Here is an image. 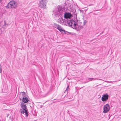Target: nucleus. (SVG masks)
<instances>
[{
  "label": "nucleus",
  "instance_id": "6",
  "mask_svg": "<svg viewBox=\"0 0 121 121\" xmlns=\"http://www.w3.org/2000/svg\"><path fill=\"white\" fill-rule=\"evenodd\" d=\"M109 97L108 95L107 94H105L103 95L101 98L102 101H107Z\"/></svg>",
  "mask_w": 121,
  "mask_h": 121
},
{
  "label": "nucleus",
  "instance_id": "1",
  "mask_svg": "<svg viewBox=\"0 0 121 121\" xmlns=\"http://www.w3.org/2000/svg\"><path fill=\"white\" fill-rule=\"evenodd\" d=\"M78 22V20L76 18L75 19H74L73 20H68L66 22L67 24L68 25L69 27H71L73 28L76 29L78 31L79 30L77 29L76 26L77 25V23Z\"/></svg>",
  "mask_w": 121,
  "mask_h": 121
},
{
  "label": "nucleus",
  "instance_id": "15",
  "mask_svg": "<svg viewBox=\"0 0 121 121\" xmlns=\"http://www.w3.org/2000/svg\"><path fill=\"white\" fill-rule=\"evenodd\" d=\"M19 112L21 113L24 114V112L23 111L22 109H20L19 110Z\"/></svg>",
  "mask_w": 121,
  "mask_h": 121
},
{
  "label": "nucleus",
  "instance_id": "18",
  "mask_svg": "<svg viewBox=\"0 0 121 121\" xmlns=\"http://www.w3.org/2000/svg\"><path fill=\"white\" fill-rule=\"evenodd\" d=\"M69 86H67V87L66 88V90L65 91H66L67 90H68V89H69Z\"/></svg>",
  "mask_w": 121,
  "mask_h": 121
},
{
  "label": "nucleus",
  "instance_id": "19",
  "mask_svg": "<svg viewBox=\"0 0 121 121\" xmlns=\"http://www.w3.org/2000/svg\"><path fill=\"white\" fill-rule=\"evenodd\" d=\"M4 26H6V25H7V26H8V24H6V23L5 21H4Z\"/></svg>",
  "mask_w": 121,
  "mask_h": 121
},
{
  "label": "nucleus",
  "instance_id": "17",
  "mask_svg": "<svg viewBox=\"0 0 121 121\" xmlns=\"http://www.w3.org/2000/svg\"><path fill=\"white\" fill-rule=\"evenodd\" d=\"M87 22V21L86 20H84L83 21V23L84 25H85V24Z\"/></svg>",
  "mask_w": 121,
  "mask_h": 121
},
{
  "label": "nucleus",
  "instance_id": "11",
  "mask_svg": "<svg viewBox=\"0 0 121 121\" xmlns=\"http://www.w3.org/2000/svg\"><path fill=\"white\" fill-rule=\"evenodd\" d=\"M57 9V10L59 12H60L61 11H62V7L61 6H58Z\"/></svg>",
  "mask_w": 121,
  "mask_h": 121
},
{
  "label": "nucleus",
  "instance_id": "12",
  "mask_svg": "<svg viewBox=\"0 0 121 121\" xmlns=\"http://www.w3.org/2000/svg\"><path fill=\"white\" fill-rule=\"evenodd\" d=\"M23 110L24 111H25L24 112H25V114L26 117H27L28 116V114L27 112V109Z\"/></svg>",
  "mask_w": 121,
  "mask_h": 121
},
{
  "label": "nucleus",
  "instance_id": "9",
  "mask_svg": "<svg viewBox=\"0 0 121 121\" xmlns=\"http://www.w3.org/2000/svg\"><path fill=\"white\" fill-rule=\"evenodd\" d=\"M21 108L23 110L27 109V107L26 106V104L23 102H22L21 104Z\"/></svg>",
  "mask_w": 121,
  "mask_h": 121
},
{
  "label": "nucleus",
  "instance_id": "14",
  "mask_svg": "<svg viewBox=\"0 0 121 121\" xmlns=\"http://www.w3.org/2000/svg\"><path fill=\"white\" fill-rule=\"evenodd\" d=\"M88 78L89 79H93V80H102L101 79H98L97 78H95V79H94L93 78Z\"/></svg>",
  "mask_w": 121,
  "mask_h": 121
},
{
  "label": "nucleus",
  "instance_id": "7",
  "mask_svg": "<svg viewBox=\"0 0 121 121\" xmlns=\"http://www.w3.org/2000/svg\"><path fill=\"white\" fill-rule=\"evenodd\" d=\"M72 16V15L71 13H66L64 15V17L66 19L69 18V20H71L70 19V17Z\"/></svg>",
  "mask_w": 121,
  "mask_h": 121
},
{
  "label": "nucleus",
  "instance_id": "2",
  "mask_svg": "<svg viewBox=\"0 0 121 121\" xmlns=\"http://www.w3.org/2000/svg\"><path fill=\"white\" fill-rule=\"evenodd\" d=\"M17 6L15 2L14 1H10L7 5L6 6L7 8H14Z\"/></svg>",
  "mask_w": 121,
  "mask_h": 121
},
{
  "label": "nucleus",
  "instance_id": "8",
  "mask_svg": "<svg viewBox=\"0 0 121 121\" xmlns=\"http://www.w3.org/2000/svg\"><path fill=\"white\" fill-rule=\"evenodd\" d=\"M20 100H22V101L25 103H27L28 101V99L26 97H21L20 98Z\"/></svg>",
  "mask_w": 121,
  "mask_h": 121
},
{
  "label": "nucleus",
  "instance_id": "3",
  "mask_svg": "<svg viewBox=\"0 0 121 121\" xmlns=\"http://www.w3.org/2000/svg\"><path fill=\"white\" fill-rule=\"evenodd\" d=\"M46 0H41L39 1V5L43 9H46V4L47 2Z\"/></svg>",
  "mask_w": 121,
  "mask_h": 121
},
{
  "label": "nucleus",
  "instance_id": "5",
  "mask_svg": "<svg viewBox=\"0 0 121 121\" xmlns=\"http://www.w3.org/2000/svg\"><path fill=\"white\" fill-rule=\"evenodd\" d=\"M103 110V112L104 113H107L109 111L110 107L108 104H106L104 106Z\"/></svg>",
  "mask_w": 121,
  "mask_h": 121
},
{
  "label": "nucleus",
  "instance_id": "21",
  "mask_svg": "<svg viewBox=\"0 0 121 121\" xmlns=\"http://www.w3.org/2000/svg\"><path fill=\"white\" fill-rule=\"evenodd\" d=\"M93 4H91V5H89L90 6V5H93Z\"/></svg>",
  "mask_w": 121,
  "mask_h": 121
},
{
  "label": "nucleus",
  "instance_id": "16",
  "mask_svg": "<svg viewBox=\"0 0 121 121\" xmlns=\"http://www.w3.org/2000/svg\"><path fill=\"white\" fill-rule=\"evenodd\" d=\"M2 71V66L0 64V73Z\"/></svg>",
  "mask_w": 121,
  "mask_h": 121
},
{
  "label": "nucleus",
  "instance_id": "4",
  "mask_svg": "<svg viewBox=\"0 0 121 121\" xmlns=\"http://www.w3.org/2000/svg\"><path fill=\"white\" fill-rule=\"evenodd\" d=\"M54 26L55 28L58 29L61 32L65 33V30L62 28L61 26L60 25L54 23Z\"/></svg>",
  "mask_w": 121,
  "mask_h": 121
},
{
  "label": "nucleus",
  "instance_id": "20",
  "mask_svg": "<svg viewBox=\"0 0 121 121\" xmlns=\"http://www.w3.org/2000/svg\"><path fill=\"white\" fill-rule=\"evenodd\" d=\"M2 0H0V3H1Z\"/></svg>",
  "mask_w": 121,
  "mask_h": 121
},
{
  "label": "nucleus",
  "instance_id": "13",
  "mask_svg": "<svg viewBox=\"0 0 121 121\" xmlns=\"http://www.w3.org/2000/svg\"><path fill=\"white\" fill-rule=\"evenodd\" d=\"M22 97H26L27 95L26 94L25 92H22Z\"/></svg>",
  "mask_w": 121,
  "mask_h": 121
},
{
  "label": "nucleus",
  "instance_id": "10",
  "mask_svg": "<svg viewBox=\"0 0 121 121\" xmlns=\"http://www.w3.org/2000/svg\"><path fill=\"white\" fill-rule=\"evenodd\" d=\"M57 21L58 23L60 24L62 23L63 22L62 17L59 18L57 20Z\"/></svg>",
  "mask_w": 121,
  "mask_h": 121
}]
</instances>
